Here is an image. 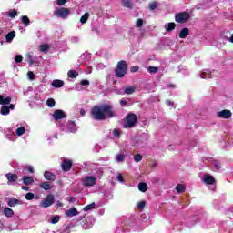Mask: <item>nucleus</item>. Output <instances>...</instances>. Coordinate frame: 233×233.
Masks as SVG:
<instances>
[{"label":"nucleus","mask_w":233,"mask_h":233,"mask_svg":"<svg viewBox=\"0 0 233 233\" xmlns=\"http://www.w3.org/2000/svg\"><path fill=\"white\" fill-rule=\"evenodd\" d=\"M54 15L60 19H66V17L70 15V9L60 7L59 9L54 11Z\"/></svg>","instance_id":"nucleus-5"},{"label":"nucleus","mask_w":233,"mask_h":233,"mask_svg":"<svg viewBox=\"0 0 233 233\" xmlns=\"http://www.w3.org/2000/svg\"><path fill=\"white\" fill-rule=\"evenodd\" d=\"M137 123V115L129 113L126 116V123L124 128H134Z\"/></svg>","instance_id":"nucleus-3"},{"label":"nucleus","mask_w":233,"mask_h":233,"mask_svg":"<svg viewBox=\"0 0 233 233\" xmlns=\"http://www.w3.org/2000/svg\"><path fill=\"white\" fill-rule=\"evenodd\" d=\"M80 85L82 86H88V85H90V81H88V80H81L80 81Z\"/></svg>","instance_id":"nucleus-50"},{"label":"nucleus","mask_w":233,"mask_h":233,"mask_svg":"<svg viewBox=\"0 0 233 233\" xmlns=\"http://www.w3.org/2000/svg\"><path fill=\"white\" fill-rule=\"evenodd\" d=\"M72 165H73L72 160L68 158H65L61 164L62 170H64V172H70V170H72Z\"/></svg>","instance_id":"nucleus-9"},{"label":"nucleus","mask_w":233,"mask_h":233,"mask_svg":"<svg viewBox=\"0 0 233 233\" xmlns=\"http://www.w3.org/2000/svg\"><path fill=\"white\" fill-rule=\"evenodd\" d=\"M5 177L9 183H16L17 179H19V176L14 173L5 174Z\"/></svg>","instance_id":"nucleus-12"},{"label":"nucleus","mask_w":233,"mask_h":233,"mask_svg":"<svg viewBox=\"0 0 233 233\" xmlns=\"http://www.w3.org/2000/svg\"><path fill=\"white\" fill-rule=\"evenodd\" d=\"M26 170L30 172V174H34V167L32 166H27Z\"/></svg>","instance_id":"nucleus-53"},{"label":"nucleus","mask_w":233,"mask_h":233,"mask_svg":"<svg viewBox=\"0 0 233 233\" xmlns=\"http://www.w3.org/2000/svg\"><path fill=\"white\" fill-rule=\"evenodd\" d=\"M151 167H152V168H156V167H157V162H153Z\"/></svg>","instance_id":"nucleus-61"},{"label":"nucleus","mask_w":233,"mask_h":233,"mask_svg":"<svg viewBox=\"0 0 233 233\" xmlns=\"http://www.w3.org/2000/svg\"><path fill=\"white\" fill-rule=\"evenodd\" d=\"M121 106H125L126 105H128V102L127 100H120Z\"/></svg>","instance_id":"nucleus-56"},{"label":"nucleus","mask_w":233,"mask_h":233,"mask_svg":"<svg viewBox=\"0 0 233 233\" xmlns=\"http://www.w3.org/2000/svg\"><path fill=\"white\" fill-rule=\"evenodd\" d=\"M227 41H229V43H233V34L231 35L230 37L227 38Z\"/></svg>","instance_id":"nucleus-59"},{"label":"nucleus","mask_w":233,"mask_h":233,"mask_svg":"<svg viewBox=\"0 0 233 233\" xmlns=\"http://www.w3.org/2000/svg\"><path fill=\"white\" fill-rule=\"evenodd\" d=\"M202 181L206 185H215L216 184V178H214V177L211 176L210 174L204 175Z\"/></svg>","instance_id":"nucleus-11"},{"label":"nucleus","mask_w":233,"mask_h":233,"mask_svg":"<svg viewBox=\"0 0 233 233\" xmlns=\"http://www.w3.org/2000/svg\"><path fill=\"white\" fill-rule=\"evenodd\" d=\"M22 61H23V56H21V55H16V56H15V63H22Z\"/></svg>","instance_id":"nucleus-45"},{"label":"nucleus","mask_w":233,"mask_h":233,"mask_svg":"<svg viewBox=\"0 0 233 233\" xmlns=\"http://www.w3.org/2000/svg\"><path fill=\"white\" fill-rule=\"evenodd\" d=\"M16 136H23V134H25V132H26V128H25V127H20L16 129Z\"/></svg>","instance_id":"nucleus-33"},{"label":"nucleus","mask_w":233,"mask_h":233,"mask_svg":"<svg viewBox=\"0 0 233 233\" xmlns=\"http://www.w3.org/2000/svg\"><path fill=\"white\" fill-rule=\"evenodd\" d=\"M46 105L49 108H54L56 106V100H54V98H48L46 100Z\"/></svg>","instance_id":"nucleus-29"},{"label":"nucleus","mask_w":233,"mask_h":233,"mask_svg":"<svg viewBox=\"0 0 233 233\" xmlns=\"http://www.w3.org/2000/svg\"><path fill=\"white\" fill-rule=\"evenodd\" d=\"M185 190H187V187H185L184 185H182V184L177 185V187H176L177 194H183V192H185Z\"/></svg>","instance_id":"nucleus-24"},{"label":"nucleus","mask_w":233,"mask_h":233,"mask_svg":"<svg viewBox=\"0 0 233 233\" xmlns=\"http://www.w3.org/2000/svg\"><path fill=\"white\" fill-rule=\"evenodd\" d=\"M143 159V156L141 154H137L134 156V161L136 163H139L140 161H142Z\"/></svg>","instance_id":"nucleus-42"},{"label":"nucleus","mask_w":233,"mask_h":233,"mask_svg":"<svg viewBox=\"0 0 233 233\" xmlns=\"http://www.w3.org/2000/svg\"><path fill=\"white\" fill-rule=\"evenodd\" d=\"M55 197L52 194L46 196V198L42 201L41 206L44 208H48L51 205H54Z\"/></svg>","instance_id":"nucleus-7"},{"label":"nucleus","mask_w":233,"mask_h":233,"mask_svg":"<svg viewBox=\"0 0 233 233\" xmlns=\"http://www.w3.org/2000/svg\"><path fill=\"white\" fill-rule=\"evenodd\" d=\"M116 161H117L118 163H123V161H125V155L123 154L116 155Z\"/></svg>","instance_id":"nucleus-38"},{"label":"nucleus","mask_w":233,"mask_h":233,"mask_svg":"<svg viewBox=\"0 0 233 233\" xmlns=\"http://www.w3.org/2000/svg\"><path fill=\"white\" fill-rule=\"evenodd\" d=\"M26 61H27V63H28L30 66L35 64V62L34 61V57L32 56V54H30V53H27V54H26Z\"/></svg>","instance_id":"nucleus-28"},{"label":"nucleus","mask_w":233,"mask_h":233,"mask_svg":"<svg viewBox=\"0 0 233 233\" xmlns=\"http://www.w3.org/2000/svg\"><path fill=\"white\" fill-rule=\"evenodd\" d=\"M14 37H15V31L9 32L5 36L6 43H12V41H14Z\"/></svg>","instance_id":"nucleus-20"},{"label":"nucleus","mask_w":233,"mask_h":233,"mask_svg":"<svg viewBox=\"0 0 233 233\" xmlns=\"http://www.w3.org/2000/svg\"><path fill=\"white\" fill-rule=\"evenodd\" d=\"M69 203H76V198L70 197L69 198Z\"/></svg>","instance_id":"nucleus-57"},{"label":"nucleus","mask_w":233,"mask_h":233,"mask_svg":"<svg viewBox=\"0 0 233 233\" xmlns=\"http://www.w3.org/2000/svg\"><path fill=\"white\" fill-rule=\"evenodd\" d=\"M25 199H26L27 201H32V199H34V193H27V194L25 195Z\"/></svg>","instance_id":"nucleus-48"},{"label":"nucleus","mask_w":233,"mask_h":233,"mask_svg":"<svg viewBox=\"0 0 233 233\" xmlns=\"http://www.w3.org/2000/svg\"><path fill=\"white\" fill-rule=\"evenodd\" d=\"M1 114L2 116H8L10 114V107L8 106H3L1 107Z\"/></svg>","instance_id":"nucleus-27"},{"label":"nucleus","mask_w":233,"mask_h":233,"mask_svg":"<svg viewBox=\"0 0 233 233\" xmlns=\"http://www.w3.org/2000/svg\"><path fill=\"white\" fill-rule=\"evenodd\" d=\"M136 92V87L134 86H125L124 87V94H127V96H130Z\"/></svg>","instance_id":"nucleus-19"},{"label":"nucleus","mask_w":233,"mask_h":233,"mask_svg":"<svg viewBox=\"0 0 233 233\" xmlns=\"http://www.w3.org/2000/svg\"><path fill=\"white\" fill-rule=\"evenodd\" d=\"M11 102H12L11 96H7L6 98H5L3 95H0V105H10Z\"/></svg>","instance_id":"nucleus-18"},{"label":"nucleus","mask_w":233,"mask_h":233,"mask_svg":"<svg viewBox=\"0 0 233 233\" xmlns=\"http://www.w3.org/2000/svg\"><path fill=\"white\" fill-rule=\"evenodd\" d=\"M51 85L55 87V88H62V86H65V81L63 80H59V79H56L54 80Z\"/></svg>","instance_id":"nucleus-16"},{"label":"nucleus","mask_w":233,"mask_h":233,"mask_svg":"<svg viewBox=\"0 0 233 233\" xmlns=\"http://www.w3.org/2000/svg\"><path fill=\"white\" fill-rule=\"evenodd\" d=\"M167 32H172L173 30H176V23L170 22L167 24Z\"/></svg>","instance_id":"nucleus-36"},{"label":"nucleus","mask_w":233,"mask_h":233,"mask_svg":"<svg viewBox=\"0 0 233 233\" xmlns=\"http://www.w3.org/2000/svg\"><path fill=\"white\" fill-rule=\"evenodd\" d=\"M70 125H72L73 127H76V123L74 121L69 122Z\"/></svg>","instance_id":"nucleus-63"},{"label":"nucleus","mask_w":233,"mask_h":233,"mask_svg":"<svg viewBox=\"0 0 233 233\" xmlns=\"http://www.w3.org/2000/svg\"><path fill=\"white\" fill-rule=\"evenodd\" d=\"M27 76H28L29 79H31V80L35 78V75L32 71H28Z\"/></svg>","instance_id":"nucleus-51"},{"label":"nucleus","mask_w":233,"mask_h":233,"mask_svg":"<svg viewBox=\"0 0 233 233\" xmlns=\"http://www.w3.org/2000/svg\"><path fill=\"white\" fill-rule=\"evenodd\" d=\"M68 2V0H57L56 1V5H58V6H63L66 3H67Z\"/></svg>","instance_id":"nucleus-49"},{"label":"nucleus","mask_w":233,"mask_h":233,"mask_svg":"<svg viewBox=\"0 0 233 233\" xmlns=\"http://www.w3.org/2000/svg\"><path fill=\"white\" fill-rule=\"evenodd\" d=\"M217 116L220 119H230V117H232V111H230L228 109H224L222 111H218L217 113Z\"/></svg>","instance_id":"nucleus-8"},{"label":"nucleus","mask_w":233,"mask_h":233,"mask_svg":"<svg viewBox=\"0 0 233 233\" xmlns=\"http://www.w3.org/2000/svg\"><path fill=\"white\" fill-rule=\"evenodd\" d=\"M67 76L70 79H76V77H77V76H79V73H77V71H76V70H69L67 72Z\"/></svg>","instance_id":"nucleus-25"},{"label":"nucleus","mask_w":233,"mask_h":233,"mask_svg":"<svg viewBox=\"0 0 233 233\" xmlns=\"http://www.w3.org/2000/svg\"><path fill=\"white\" fill-rule=\"evenodd\" d=\"M113 136H114L115 137H120V136H121V131H120L119 129H114V130H113Z\"/></svg>","instance_id":"nucleus-47"},{"label":"nucleus","mask_w":233,"mask_h":233,"mask_svg":"<svg viewBox=\"0 0 233 233\" xmlns=\"http://www.w3.org/2000/svg\"><path fill=\"white\" fill-rule=\"evenodd\" d=\"M200 77L201 79H210V77H212V75L208 73H202L200 74Z\"/></svg>","instance_id":"nucleus-44"},{"label":"nucleus","mask_w":233,"mask_h":233,"mask_svg":"<svg viewBox=\"0 0 233 233\" xmlns=\"http://www.w3.org/2000/svg\"><path fill=\"white\" fill-rule=\"evenodd\" d=\"M157 8V4L156 2H153L148 5L149 10H156Z\"/></svg>","instance_id":"nucleus-46"},{"label":"nucleus","mask_w":233,"mask_h":233,"mask_svg":"<svg viewBox=\"0 0 233 233\" xmlns=\"http://www.w3.org/2000/svg\"><path fill=\"white\" fill-rule=\"evenodd\" d=\"M22 190H25L26 192H28V190H30V187H26V186H22Z\"/></svg>","instance_id":"nucleus-58"},{"label":"nucleus","mask_w":233,"mask_h":233,"mask_svg":"<svg viewBox=\"0 0 233 233\" xmlns=\"http://www.w3.org/2000/svg\"><path fill=\"white\" fill-rule=\"evenodd\" d=\"M7 205L8 207H15V205H21V200L15 198H9Z\"/></svg>","instance_id":"nucleus-17"},{"label":"nucleus","mask_w":233,"mask_h":233,"mask_svg":"<svg viewBox=\"0 0 233 233\" xmlns=\"http://www.w3.org/2000/svg\"><path fill=\"white\" fill-rule=\"evenodd\" d=\"M145 21L141 18H138L137 21H136V26L137 28H141V26H143Z\"/></svg>","instance_id":"nucleus-41"},{"label":"nucleus","mask_w":233,"mask_h":233,"mask_svg":"<svg viewBox=\"0 0 233 233\" xmlns=\"http://www.w3.org/2000/svg\"><path fill=\"white\" fill-rule=\"evenodd\" d=\"M16 15H17V10H15V9H11L7 13V17H11V19H14Z\"/></svg>","instance_id":"nucleus-31"},{"label":"nucleus","mask_w":233,"mask_h":233,"mask_svg":"<svg viewBox=\"0 0 233 233\" xmlns=\"http://www.w3.org/2000/svg\"><path fill=\"white\" fill-rule=\"evenodd\" d=\"M91 116L96 121H105V119L116 117V111H114V106L110 104H101L92 107Z\"/></svg>","instance_id":"nucleus-1"},{"label":"nucleus","mask_w":233,"mask_h":233,"mask_svg":"<svg viewBox=\"0 0 233 233\" xmlns=\"http://www.w3.org/2000/svg\"><path fill=\"white\" fill-rule=\"evenodd\" d=\"M189 19H190V13L188 12H180L175 15L176 23H180V25L187 23Z\"/></svg>","instance_id":"nucleus-4"},{"label":"nucleus","mask_w":233,"mask_h":233,"mask_svg":"<svg viewBox=\"0 0 233 233\" xmlns=\"http://www.w3.org/2000/svg\"><path fill=\"white\" fill-rule=\"evenodd\" d=\"M146 205H147V202H145V201H140V202L137 203V208H138L139 210H143V208H145Z\"/></svg>","instance_id":"nucleus-43"},{"label":"nucleus","mask_w":233,"mask_h":233,"mask_svg":"<svg viewBox=\"0 0 233 233\" xmlns=\"http://www.w3.org/2000/svg\"><path fill=\"white\" fill-rule=\"evenodd\" d=\"M22 179L24 185H32L34 183V178L31 177L24 176Z\"/></svg>","instance_id":"nucleus-21"},{"label":"nucleus","mask_w":233,"mask_h":233,"mask_svg":"<svg viewBox=\"0 0 233 233\" xmlns=\"http://www.w3.org/2000/svg\"><path fill=\"white\" fill-rule=\"evenodd\" d=\"M53 117L55 121H59V119H65V117H66V114H65V111L61 109H56L53 114Z\"/></svg>","instance_id":"nucleus-10"},{"label":"nucleus","mask_w":233,"mask_h":233,"mask_svg":"<svg viewBox=\"0 0 233 233\" xmlns=\"http://www.w3.org/2000/svg\"><path fill=\"white\" fill-rule=\"evenodd\" d=\"M168 86H170L171 88H176V86L169 84Z\"/></svg>","instance_id":"nucleus-64"},{"label":"nucleus","mask_w":233,"mask_h":233,"mask_svg":"<svg viewBox=\"0 0 233 233\" xmlns=\"http://www.w3.org/2000/svg\"><path fill=\"white\" fill-rule=\"evenodd\" d=\"M190 34V29L187 27H184L178 34L179 39H187L188 37V35Z\"/></svg>","instance_id":"nucleus-13"},{"label":"nucleus","mask_w":233,"mask_h":233,"mask_svg":"<svg viewBox=\"0 0 233 233\" xmlns=\"http://www.w3.org/2000/svg\"><path fill=\"white\" fill-rule=\"evenodd\" d=\"M21 21L24 25H25V26H28V25H30V18H28V16L26 15H23L21 16Z\"/></svg>","instance_id":"nucleus-32"},{"label":"nucleus","mask_w":233,"mask_h":233,"mask_svg":"<svg viewBox=\"0 0 233 233\" xmlns=\"http://www.w3.org/2000/svg\"><path fill=\"white\" fill-rule=\"evenodd\" d=\"M47 50H50V46L47 44L40 46V52H46Z\"/></svg>","instance_id":"nucleus-40"},{"label":"nucleus","mask_w":233,"mask_h":233,"mask_svg":"<svg viewBox=\"0 0 233 233\" xmlns=\"http://www.w3.org/2000/svg\"><path fill=\"white\" fill-rule=\"evenodd\" d=\"M116 178H117V180H118L120 183H123V181H124L123 175L118 174L117 177H116Z\"/></svg>","instance_id":"nucleus-54"},{"label":"nucleus","mask_w":233,"mask_h":233,"mask_svg":"<svg viewBox=\"0 0 233 233\" xmlns=\"http://www.w3.org/2000/svg\"><path fill=\"white\" fill-rule=\"evenodd\" d=\"M97 183V178L95 177H86L82 179V184L84 187H94Z\"/></svg>","instance_id":"nucleus-6"},{"label":"nucleus","mask_w":233,"mask_h":233,"mask_svg":"<svg viewBox=\"0 0 233 233\" xmlns=\"http://www.w3.org/2000/svg\"><path fill=\"white\" fill-rule=\"evenodd\" d=\"M44 177L46 179V181H56V174L50 171H46L44 173Z\"/></svg>","instance_id":"nucleus-15"},{"label":"nucleus","mask_w":233,"mask_h":233,"mask_svg":"<svg viewBox=\"0 0 233 233\" xmlns=\"http://www.w3.org/2000/svg\"><path fill=\"white\" fill-rule=\"evenodd\" d=\"M88 17H90V14L85 13L84 15H82L80 18V23H82V25H85V23L88 21Z\"/></svg>","instance_id":"nucleus-30"},{"label":"nucleus","mask_w":233,"mask_h":233,"mask_svg":"<svg viewBox=\"0 0 233 233\" xmlns=\"http://www.w3.org/2000/svg\"><path fill=\"white\" fill-rule=\"evenodd\" d=\"M78 215H79V211H77V208H71L66 212V216H67V218H74V216H78Z\"/></svg>","instance_id":"nucleus-14"},{"label":"nucleus","mask_w":233,"mask_h":233,"mask_svg":"<svg viewBox=\"0 0 233 233\" xmlns=\"http://www.w3.org/2000/svg\"><path fill=\"white\" fill-rule=\"evenodd\" d=\"M40 188H43L44 190H52V185L50 182H42L40 184Z\"/></svg>","instance_id":"nucleus-23"},{"label":"nucleus","mask_w":233,"mask_h":233,"mask_svg":"<svg viewBox=\"0 0 233 233\" xmlns=\"http://www.w3.org/2000/svg\"><path fill=\"white\" fill-rule=\"evenodd\" d=\"M147 72L149 74H157V72H159V67H156V66H149L147 68Z\"/></svg>","instance_id":"nucleus-35"},{"label":"nucleus","mask_w":233,"mask_h":233,"mask_svg":"<svg viewBox=\"0 0 233 233\" xmlns=\"http://www.w3.org/2000/svg\"><path fill=\"white\" fill-rule=\"evenodd\" d=\"M138 70H139V66H135L130 68V72H132L133 74L137 72Z\"/></svg>","instance_id":"nucleus-52"},{"label":"nucleus","mask_w":233,"mask_h":233,"mask_svg":"<svg viewBox=\"0 0 233 233\" xmlns=\"http://www.w3.org/2000/svg\"><path fill=\"white\" fill-rule=\"evenodd\" d=\"M92 208H96V203H94V202L84 207V211L88 212V210H92Z\"/></svg>","instance_id":"nucleus-37"},{"label":"nucleus","mask_w":233,"mask_h":233,"mask_svg":"<svg viewBox=\"0 0 233 233\" xmlns=\"http://www.w3.org/2000/svg\"><path fill=\"white\" fill-rule=\"evenodd\" d=\"M215 167L218 168V170H219V168H221V167L218 163L215 164Z\"/></svg>","instance_id":"nucleus-62"},{"label":"nucleus","mask_w":233,"mask_h":233,"mask_svg":"<svg viewBox=\"0 0 233 233\" xmlns=\"http://www.w3.org/2000/svg\"><path fill=\"white\" fill-rule=\"evenodd\" d=\"M128 72V65L127 64V61L121 60L117 63L115 73L116 77L123 78L125 77V75Z\"/></svg>","instance_id":"nucleus-2"},{"label":"nucleus","mask_w":233,"mask_h":233,"mask_svg":"<svg viewBox=\"0 0 233 233\" xmlns=\"http://www.w3.org/2000/svg\"><path fill=\"white\" fill-rule=\"evenodd\" d=\"M166 105L167 106H174V102H172L171 100H166Z\"/></svg>","instance_id":"nucleus-55"},{"label":"nucleus","mask_w":233,"mask_h":233,"mask_svg":"<svg viewBox=\"0 0 233 233\" xmlns=\"http://www.w3.org/2000/svg\"><path fill=\"white\" fill-rule=\"evenodd\" d=\"M4 214L6 218H12V216H14V210L12 208H5L4 209Z\"/></svg>","instance_id":"nucleus-26"},{"label":"nucleus","mask_w":233,"mask_h":233,"mask_svg":"<svg viewBox=\"0 0 233 233\" xmlns=\"http://www.w3.org/2000/svg\"><path fill=\"white\" fill-rule=\"evenodd\" d=\"M15 107V106H14V104H10L8 106L9 110H14Z\"/></svg>","instance_id":"nucleus-60"},{"label":"nucleus","mask_w":233,"mask_h":233,"mask_svg":"<svg viewBox=\"0 0 233 233\" xmlns=\"http://www.w3.org/2000/svg\"><path fill=\"white\" fill-rule=\"evenodd\" d=\"M123 6H125V8H133L134 5L132 2H130V0H124Z\"/></svg>","instance_id":"nucleus-34"},{"label":"nucleus","mask_w":233,"mask_h":233,"mask_svg":"<svg viewBox=\"0 0 233 233\" xmlns=\"http://www.w3.org/2000/svg\"><path fill=\"white\" fill-rule=\"evenodd\" d=\"M60 219H61V217H59V215H56V216L51 218L52 225H56V223H59Z\"/></svg>","instance_id":"nucleus-39"},{"label":"nucleus","mask_w":233,"mask_h":233,"mask_svg":"<svg viewBox=\"0 0 233 233\" xmlns=\"http://www.w3.org/2000/svg\"><path fill=\"white\" fill-rule=\"evenodd\" d=\"M138 190L140 192H147V190H148V185H147L145 182H140L138 184Z\"/></svg>","instance_id":"nucleus-22"}]
</instances>
